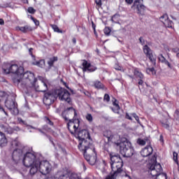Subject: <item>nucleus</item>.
Returning a JSON list of instances; mask_svg holds the SVG:
<instances>
[{
	"mask_svg": "<svg viewBox=\"0 0 179 179\" xmlns=\"http://www.w3.org/2000/svg\"><path fill=\"white\" fill-rule=\"evenodd\" d=\"M4 72L16 75L17 77L14 79V83L17 85L23 93L30 96V94L33 92L34 83L37 82V78H35L34 73L30 71L24 73L23 66H19L17 64H11L8 69H4Z\"/></svg>",
	"mask_w": 179,
	"mask_h": 179,
	"instance_id": "obj_1",
	"label": "nucleus"
},
{
	"mask_svg": "<svg viewBox=\"0 0 179 179\" xmlns=\"http://www.w3.org/2000/svg\"><path fill=\"white\" fill-rule=\"evenodd\" d=\"M23 164L29 168V174L34 176L38 171L43 176L49 174L52 170V165L47 160H42L41 157L36 152H27L24 155Z\"/></svg>",
	"mask_w": 179,
	"mask_h": 179,
	"instance_id": "obj_2",
	"label": "nucleus"
},
{
	"mask_svg": "<svg viewBox=\"0 0 179 179\" xmlns=\"http://www.w3.org/2000/svg\"><path fill=\"white\" fill-rule=\"evenodd\" d=\"M57 97H59V100H62V101L71 103V94L68 90L62 88L55 90L52 93H45L43 103L45 106H51V104L57 100Z\"/></svg>",
	"mask_w": 179,
	"mask_h": 179,
	"instance_id": "obj_3",
	"label": "nucleus"
},
{
	"mask_svg": "<svg viewBox=\"0 0 179 179\" xmlns=\"http://www.w3.org/2000/svg\"><path fill=\"white\" fill-rule=\"evenodd\" d=\"M69 114L73 115L74 117L73 120H69V122L67 124V127L71 134L73 135V134H76V131H78L80 121H79V119L76 118V117H78V113H76V110H75L73 107L67 108L64 110L62 113V117L65 121H69L66 115H69Z\"/></svg>",
	"mask_w": 179,
	"mask_h": 179,
	"instance_id": "obj_4",
	"label": "nucleus"
},
{
	"mask_svg": "<svg viewBox=\"0 0 179 179\" xmlns=\"http://www.w3.org/2000/svg\"><path fill=\"white\" fill-rule=\"evenodd\" d=\"M115 145L116 146H118L120 148V152L124 157H131L134 156V153H135V151L131 147V143L129 142L127 138H124L122 141L119 140L116 141Z\"/></svg>",
	"mask_w": 179,
	"mask_h": 179,
	"instance_id": "obj_5",
	"label": "nucleus"
},
{
	"mask_svg": "<svg viewBox=\"0 0 179 179\" xmlns=\"http://www.w3.org/2000/svg\"><path fill=\"white\" fill-rule=\"evenodd\" d=\"M110 167L112 169V171L113 174L116 176H120V173H122V167L124 166V163L122 162V159L118 155H115L114 153L110 154Z\"/></svg>",
	"mask_w": 179,
	"mask_h": 179,
	"instance_id": "obj_6",
	"label": "nucleus"
},
{
	"mask_svg": "<svg viewBox=\"0 0 179 179\" xmlns=\"http://www.w3.org/2000/svg\"><path fill=\"white\" fill-rule=\"evenodd\" d=\"M148 173L154 179H167V175L163 173V168L160 164H152L148 165Z\"/></svg>",
	"mask_w": 179,
	"mask_h": 179,
	"instance_id": "obj_7",
	"label": "nucleus"
},
{
	"mask_svg": "<svg viewBox=\"0 0 179 179\" xmlns=\"http://www.w3.org/2000/svg\"><path fill=\"white\" fill-rule=\"evenodd\" d=\"M5 106L13 115H17V114H19L17 103L15 101V96H13V95L8 96L5 101Z\"/></svg>",
	"mask_w": 179,
	"mask_h": 179,
	"instance_id": "obj_8",
	"label": "nucleus"
},
{
	"mask_svg": "<svg viewBox=\"0 0 179 179\" xmlns=\"http://www.w3.org/2000/svg\"><path fill=\"white\" fill-rule=\"evenodd\" d=\"M78 148L82 152L83 155L87 153V152H94V146L92 143L91 138L80 141Z\"/></svg>",
	"mask_w": 179,
	"mask_h": 179,
	"instance_id": "obj_9",
	"label": "nucleus"
},
{
	"mask_svg": "<svg viewBox=\"0 0 179 179\" xmlns=\"http://www.w3.org/2000/svg\"><path fill=\"white\" fill-rule=\"evenodd\" d=\"M27 153H31L30 152H27V148L23 147L22 149L17 148L14 150L13 152V160L15 163H17L22 158V163L23 160H24V156H26Z\"/></svg>",
	"mask_w": 179,
	"mask_h": 179,
	"instance_id": "obj_10",
	"label": "nucleus"
},
{
	"mask_svg": "<svg viewBox=\"0 0 179 179\" xmlns=\"http://www.w3.org/2000/svg\"><path fill=\"white\" fill-rule=\"evenodd\" d=\"M58 179H80L76 173H69L68 169H62L59 171L56 175Z\"/></svg>",
	"mask_w": 179,
	"mask_h": 179,
	"instance_id": "obj_11",
	"label": "nucleus"
},
{
	"mask_svg": "<svg viewBox=\"0 0 179 179\" xmlns=\"http://www.w3.org/2000/svg\"><path fill=\"white\" fill-rule=\"evenodd\" d=\"M131 9L136 10L138 15L143 16L145 15V10H146V6L143 5V0H135Z\"/></svg>",
	"mask_w": 179,
	"mask_h": 179,
	"instance_id": "obj_12",
	"label": "nucleus"
},
{
	"mask_svg": "<svg viewBox=\"0 0 179 179\" xmlns=\"http://www.w3.org/2000/svg\"><path fill=\"white\" fill-rule=\"evenodd\" d=\"M143 52L145 54L146 57L149 58L150 61L154 64H156V57L153 55L152 51L150 50V48L148 45L143 46Z\"/></svg>",
	"mask_w": 179,
	"mask_h": 179,
	"instance_id": "obj_13",
	"label": "nucleus"
},
{
	"mask_svg": "<svg viewBox=\"0 0 179 179\" xmlns=\"http://www.w3.org/2000/svg\"><path fill=\"white\" fill-rule=\"evenodd\" d=\"M77 138L80 142L86 139H90V133L86 129H83L78 133Z\"/></svg>",
	"mask_w": 179,
	"mask_h": 179,
	"instance_id": "obj_14",
	"label": "nucleus"
},
{
	"mask_svg": "<svg viewBox=\"0 0 179 179\" xmlns=\"http://www.w3.org/2000/svg\"><path fill=\"white\" fill-rule=\"evenodd\" d=\"M159 20L163 23L165 27L171 29L173 27V21L169 19V15L167 14H164L160 17Z\"/></svg>",
	"mask_w": 179,
	"mask_h": 179,
	"instance_id": "obj_15",
	"label": "nucleus"
},
{
	"mask_svg": "<svg viewBox=\"0 0 179 179\" xmlns=\"http://www.w3.org/2000/svg\"><path fill=\"white\" fill-rule=\"evenodd\" d=\"M94 153V156H90L89 155H87V152H86L85 154H83L84 158L91 166H94L97 160V157H96V154L95 150Z\"/></svg>",
	"mask_w": 179,
	"mask_h": 179,
	"instance_id": "obj_16",
	"label": "nucleus"
},
{
	"mask_svg": "<svg viewBox=\"0 0 179 179\" xmlns=\"http://www.w3.org/2000/svg\"><path fill=\"white\" fill-rule=\"evenodd\" d=\"M39 80L41 82V87H38L36 88V92H47L48 90V87L47 85V80H45L42 77H38Z\"/></svg>",
	"mask_w": 179,
	"mask_h": 179,
	"instance_id": "obj_17",
	"label": "nucleus"
},
{
	"mask_svg": "<svg viewBox=\"0 0 179 179\" xmlns=\"http://www.w3.org/2000/svg\"><path fill=\"white\" fill-rule=\"evenodd\" d=\"M83 72H94L97 68L96 66L90 64L87 61L84 60L83 62Z\"/></svg>",
	"mask_w": 179,
	"mask_h": 179,
	"instance_id": "obj_18",
	"label": "nucleus"
},
{
	"mask_svg": "<svg viewBox=\"0 0 179 179\" xmlns=\"http://www.w3.org/2000/svg\"><path fill=\"white\" fill-rule=\"evenodd\" d=\"M103 136L107 138L108 142H114L115 143V138H118V136L113 134V132L110 130H107L103 133Z\"/></svg>",
	"mask_w": 179,
	"mask_h": 179,
	"instance_id": "obj_19",
	"label": "nucleus"
},
{
	"mask_svg": "<svg viewBox=\"0 0 179 179\" xmlns=\"http://www.w3.org/2000/svg\"><path fill=\"white\" fill-rule=\"evenodd\" d=\"M152 153H153V148L150 145L146 146L141 151V155L143 157H148Z\"/></svg>",
	"mask_w": 179,
	"mask_h": 179,
	"instance_id": "obj_20",
	"label": "nucleus"
},
{
	"mask_svg": "<svg viewBox=\"0 0 179 179\" xmlns=\"http://www.w3.org/2000/svg\"><path fill=\"white\" fill-rule=\"evenodd\" d=\"M0 128L2 131L10 135L13 133V128L9 127V124H0Z\"/></svg>",
	"mask_w": 179,
	"mask_h": 179,
	"instance_id": "obj_21",
	"label": "nucleus"
},
{
	"mask_svg": "<svg viewBox=\"0 0 179 179\" xmlns=\"http://www.w3.org/2000/svg\"><path fill=\"white\" fill-rule=\"evenodd\" d=\"M16 30L22 31V33H27V31H31L33 28L29 25H25L24 27H17Z\"/></svg>",
	"mask_w": 179,
	"mask_h": 179,
	"instance_id": "obj_22",
	"label": "nucleus"
},
{
	"mask_svg": "<svg viewBox=\"0 0 179 179\" xmlns=\"http://www.w3.org/2000/svg\"><path fill=\"white\" fill-rule=\"evenodd\" d=\"M8 140H6L5 134L0 131V146H1V148H3V146H6Z\"/></svg>",
	"mask_w": 179,
	"mask_h": 179,
	"instance_id": "obj_23",
	"label": "nucleus"
},
{
	"mask_svg": "<svg viewBox=\"0 0 179 179\" xmlns=\"http://www.w3.org/2000/svg\"><path fill=\"white\" fill-rule=\"evenodd\" d=\"M158 59L160 62H162V64H164L165 65H167V66H169V68H171V64H170V62H169V61H167V59H166V57H164L163 55H159L158 57Z\"/></svg>",
	"mask_w": 179,
	"mask_h": 179,
	"instance_id": "obj_24",
	"label": "nucleus"
},
{
	"mask_svg": "<svg viewBox=\"0 0 179 179\" xmlns=\"http://www.w3.org/2000/svg\"><path fill=\"white\" fill-rule=\"evenodd\" d=\"M94 85L96 89H102L103 90H107V88L104 87V85H103V83H101V82L100 81H95Z\"/></svg>",
	"mask_w": 179,
	"mask_h": 179,
	"instance_id": "obj_25",
	"label": "nucleus"
},
{
	"mask_svg": "<svg viewBox=\"0 0 179 179\" xmlns=\"http://www.w3.org/2000/svg\"><path fill=\"white\" fill-rule=\"evenodd\" d=\"M113 104L115 107V109L112 108L113 113H116V114H118V113L121 108H120V105L118 104V101H117V99H115V101H113Z\"/></svg>",
	"mask_w": 179,
	"mask_h": 179,
	"instance_id": "obj_26",
	"label": "nucleus"
},
{
	"mask_svg": "<svg viewBox=\"0 0 179 179\" xmlns=\"http://www.w3.org/2000/svg\"><path fill=\"white\" fill-rule=\"evenodd\" d=\"M21 145L22 144L20 143V142H19L17 140H14L11 142V146L13 149H15H15H21L19 148H20Z\"/></svg>",
	"mask_w": 179,
	"mask_h": 179,
	"instance_id": "obj_27",
	"label": "nucleus"
},
{
	"mask_svg": "<svg viewBox=\"0 0 179 179\" xmlns=\"http://www.w3.org/2000/svg\"><path fill=\"white\" fill-rule=\"evenodd\" d=\"M134 76H136V78L138 79H144V76L143 74L142 73H141V71H139V70H138V69H136L134 70Z\"/></svg>",
	"mask_w": 179,
	"mask_h": 179,
	"instance_id": "obj_28",
	"label": "nucleus"
},
{
	"mask_svg": "<svg viewBox=\"0 0 179 179\" xmlns=\"http://www.w3.org/2000/svg\"><path fill=\"white\" fill-rule=\"evenodd\" d=\"M120 14H115L111 17V22L113 23H120Z\"/></svg>",
	"mask_w": 179,
	"mask_h": 179,
	"instance_id": "obj_29",
	"label": "nucleus"
},
{
	"mask_svg": "<svg viewBox=\"0 0 179 179\" xmlns=\"http://www.w3.org/2000/svg\"><path fill=\"white\" fill-rule=\"evenodd\" d=\"M18 121L20 124H23V125H26V127H28V129H30V128H31L32 129H36V127L31 125L27 124V122L26 121H24L21 117L18 118Z\"/></svg>",
	"mask_w": 179,
	"mask_h": 179,
	"instance_id": "obj_30",
	"label": "nucleus"
},
{
	"mask_svg": "<svg viewBox=\"0 0 179 179\" xmlns=\"http://www.w3.org/2000/svg\"><path fill=\"white\" fill-rule=\"evenodd\" d=\"M44 60H40L38 62H34L32 63L33 65H36V66H39L40 68H43V66H44Z\"/></svg>",
	"mask_w": 179,
	"mask_h": 179,
	"instance_id": "obj_31",
	"label": "nucleus"
},
{
	"mask_svg": "<svg viewBox=\"0 0 179 179\" xmlns=\"http://www.w3.org/2000/svg\"><path fill=\"white\" fill-rule=\"evenodd\" d=\"M146 73L148 75H156V71L155 70V68H148L146 70Z\"/></svg>",
	"mask_w": 179,
	"mask_h": 179,
	"instance_id": "obj_32",
	"label": "nucleus"
},
{
	"mask_svg": "<svg viewBox=\"0 0 179 179\" xmlns=\"http://www.w3.org/2000/svg\"><path fill=\"white\" fill-rule=\"evenodd\" d=\"M8 98V94L3 91H0V101H2L3 99Z\"/></svg>",
	"mask_w": 179,
	"mask_h": 179,
	"instance_id": "obj_33",
	"label": "nucleus"
},
{
	"mask_svg": "<svg viewBox=\"0 0 179 179\" xmlns=\"http://www.w3.org/2000/svg\"><path fill=\"white\" fill-rule=\"evenodd\" d=\"M55 61H58V57H55L51 58L50 59V61L48 62V64L50 66H52V65H54V62H55Z\"/></svg>",
	"mask_w": 179,
	"mask_h": 179,
	"instance_id": "obj_34",
	"label": "nucleus"
},
{
	"mask_svg": "<svg viewBox=\"0 0 179 179\" xmlns=\"http://www.w3.org/2000/svg\"><path fill=\"white\" fill-rule=\"evenodd\" d=\"M28 16H29V17H30V19L34 22L35 26H39V25H40V22H39L37 19L34 18V17L33 16H31V15H28Z\"/></svg>",
	"mask_w": 179,
	"mask_h": 179,
	"instance_id": "obj_35",
	"label": "nucleus"
},
{
	"mask_svg": "<svg viewBox=\"0 0 179 179\" xmlns=\"http://www.w3.org/2000/svg\"><path fill=\"white\" fill-rule=\"evenodd\" d=\"M44 120H45L46 124H48V125H50V127H54V122H52V121H51V120H50V118H48V117H45Z\"/></svg>",
	"mask_w": 179,
	"mask_h": 179,
	"instance_id": "obj_36",
	"label": "nucleus"
},
{
	"mask_svg": "<svg viewBox=\"0 0 179 179\" xmlns=\"http://www.w3.org/2000/svg\"><path fill=\"white\" fill-rule=\"evenodd\" d=\"M137 143L141 146H145V145H146V141L142 138H138L137 140Z\"/></svg>",
	"mask_w": 179,
	"mask_h": 179,
	"instance_id": "obj_37",
	"label": "nucleus"
},
{
	"mask_svg": "<svg viewBox=\"0 0 179 179\" xmlns=\"http://www.w3.org/2000/svg\"><path fill=\"white\" fill-rule=\"evenodd\" d=\"M35 129H38V131L39 132H41V134H42L43 135H45V136H47V138H49V141H50V142H52V143H54L52 141V140H51V136H50L45 134V133L44 131H43V130H41V129H37V128H36V127H35Z\"/></svg>",
	"mask_w": 179,
	"mask_h": 179,
	"instance_id": "obj_38",
	"label": "nucleus"
},
{
	"mask_svg": "<svg viewBox=\"0 0 179 179\" xmlns=\"http://www.w3.org/2000/svg\"><path fill=\"white\" fill-rule=\"evenodd\" d=\"M51 27L54 29V31H56V33H62V30H60V29L58 28V26L51 25Z\"/></svg>",
	"mask_w": 179,
	"mask_h": 179,
	"instance_id": "obj_39",
	"label": "nucleus"
},
{
	"mask_svg": "<svg viewBox=\"0 0 179 179\" xmlns=\"http://www.w3.org/2000/svg\"><path fill=\"white\" fill-rule=\"evenodd\" d=\"M173 156L174 162L178 164V154L176 152H173Z\"/></svg>",
	"mask_w": 179,
	"mask_h": 179,
	"instance_id": "obj_40",
	"label": "nucleus"
},
{
	"mask_svg": "<svg viewBox=\"0 0 179 179\" xmlns=\"http://www.w3.org/2000/svg\"><path fill=\"white\" fill-rule=\"evenodd\" d=\"M86 120L90 122H93V116L92 115V114L90 113L87 114Z\"/></svg>",
	"mask_w": 179,
	"mask_h": 179,
	"instance_id": "obj_41",
	"label": "nucleus"
},
{
	"mask_svg": "<svg viewBox=\"0 0 179 179\" xmlns=\"http://www.w3.org/2000/svg\"><path fill=\"white\" fill-rule=\"evenodd\" d=\"M27 12L29 13H31V15H34V13H36V9H34V8L33 7H29L27 9Z\"/></svg>",
	"mask_w": 179,
	"mask_h": 179,
	"instance_id": "obj_42",
	"label": "nucleus"
},
{
	"mask_svg": "<svg viewBox=\"0 0 179 179\" xmlns=\"http://www.w3.org/2000/svg\"><path fill=\"white\" fill-rule=\"evenodd\" d=\"M103 31L106 36H110V33H111V29H110V27H105Z\"/></svg>",
	"mask_w": 179,
	"mask_h": 179,
	"instance_id": "obj_43",
	"label": "nucleus"
},
{
	"mask_svg": "<svg viewBox=\"0 0 179 179\" xmlns=\"http://www.w3.org/2000/svg\"><path fill=\"white\" fill-rule=\"evenodd\" d=\"M132 117L135 118L136 121L138 122V124H141V120H139V116L136 115V113H131Z\"/></svg>",
	"mask_w": 179,
	"mask_h": 179,
	"instance_id": "obj_44",
	"label": "nucleus"
},
{
	"mask_svg": "<svg viewBox=\"0 0 179 179\" xmlns=\"http://www.w3.org/2000/svg\"><path fill=\"white\" fill-rule=\"evenodd\" d=\"M118 176L115 175V173H113L111 175H108L106 177V179H115L116 177H117Z\"/></svg>",
	"mask_w": 179,
	"mask_h": 179,
	"instance_id": "obj_45",
	"label": "nucleus"
},
{
	"mask_svg": "<svg viewBox=\"0 0 179 179\" xmlns=\"http://www.w3.org/2000/svg\"><path fill=\"white\" fill-rule=\"evenodd\" d=\"M114 68L116 71H124L122 67H121V66H120L118 64H115Z\"/></svg>",
	"mask_w": 179,
	"mask_h": 179,
	"instance_id": "obj_46",
	"label": "nucleus"
},
{
	"mask_svg": "<svg viewBox=\"0 0 179 179\" xmlns=\"http://www.w3.org/2000/svg\"><path fill=\"white\" fill-rule=\"evenodd\" d=\"M103 101L108 103V101H110V95H108V94H106L103 97Z\"/></svg>",
	"mask_w": 179,
	"mask_h": 179,
	"instance_id": "obj_47",
	"label": "nucleus"
},
{
	"mask_svg": "<svg viewBox=\"0 0 179 179\" xmlns=\"http://www.w3.org/2000/svg\"><path fill=\"white\" fill-rule=\"evenodd\" d=\"M139 43L141 45H145V39L143 38V37L141 36L139 38Z\"/></svg>",
	"mask_w": 179,
	"mask_h": 179,
	"instance_id": "obj_48",
	"label": "nucleus"
},
{
	"mask_svg": "<svg viewBox=\"0 0 179 179\" xmlns=\"http://www.w3.org/2000/svg\"><path fill=\"white\" fill-rule=\"evenodd\" d=\"M162 126L166 129H169L170 128V125L167 123L162 122Z\"/></svg>",
	"mask_w": 179,
	"mask_h": 179,
	"instance_id": "obj_49",
	"label": "nucleus"
},
{
	"mask_svg": "<svg viewBox=\"0 0 179 179\" xmlns=\"http://www.w3.org/2000/svg\"><path fill=\"white\" fill-rule=\"evenodd\" d=\"M13 132H15V131H16L17 132H19V131H21L20 127L15 126L13 128Z\"/></svg>",
	"mask_w": 179,
	"mask_h": 179,
	"instance_id": "obj_50",
	"label": "nucleus"
},
{
	"mask_svg": "<svg viewBox=\"0 0 179 179\" xmlns=\"http://www.w3.org/2000/svg\"><path fill=\"white\" fill-rule=\"evenodd\" d=\"M95 3L97 5V6H101V0H95Z\"/></svg>",
	"mask_w": 179,
	"mask_h": 179,
	"instance_id": "obj_51",
	"label": "nucleus"
},
{
	"mask_svg": "<svg viewBox=\"0 0 179 179\" xmlns=\"http://www.w3.org/2000/svg\"><path fill=\"white\" fill-rule=\"evenodd\" d=\"M125 118H127V120H129L130 121H132V117H131V115H129L128 113H126Z\"/></svg>",
	"mask_w": 179,
	"mask_h": 179,
	"instance_id": "obj_52",
	"label": "nucleus"
},
{
	"mask_svg": "<svg viewBox=\"0 0 179 179\" xmlns=\"http://www.w3.org/2000/svg\"><path fill=\"white\" fill-rule=\"evenodd\" d=\"M126 3H127V5H132V3H134V0H124Z\"/></svg>",
	"mask_w": 179,
	"mask_h": 179,
	"instance_id": "obj_53",
	"label": "nucleus"
},
{
	"mask_svg": "<svg viewBox=\"0 0 179 179\" xmlns=\"http://www.w3.org/2000/svg\"><path fill=\"white\" fill-rule=\"evenodd\" d=\"M29 55H31V57L32 58H34V55H33V48H29Z\"/></svg>",
	"mask_w": 179,
	"mask_h": 179,
	"instance_id": "obj_54",
	"label": "nucleus"
},
{
	"mask_svg": "<svg viewBox=\"0 0 179 179\" xmlns=\"http://www.w3.org/2000/svg\"><path fill=\"white\" fill-rule=\"evenodd\" d=\"M175 116L176 117L177 120H179V110H176L175 112Z\"/></svg>",
	"mask_w": 179,
	"mask_h": 179,
	"instance_id": "obj_55",
	"label": "nucleus"
},
{
	"mask_svg": "<svg viewBox=\"0 0 179 179\" xmlns=\"http://www.w3.org/2000/svg\"><path fill=\"white\" fill-rule=\"evenodd\" d=\"M0 111L4 113V114H6V115H8V113H6V111H5V109H3V108L0 106Z\"/></svg>",
	"mask_w": 179,
	"mask_h": 179,
	"instance_id": "obj_56",
	"label": "nucleus"
},
{
	"mask_svg": "<svg viewBox=\"0 0 179 179\" xmlns=\"http://www.w3.org/2000/svg\"><path fill=\"white\" fill-rule=\"evenodd\" d=\"M138 85H143V79L140 78V79L138 80Z\"/></svg>",
	"mask_w": 179,
	"mask_h": 179,
	"instance_id": "obj_57",
	"label": "nucleus"
},
{
	"mask_svg": "<svg viewBox=\"0 0 179 179\" xmlns=\"http://www.w3.org/2000/svg\"><path fill=\"white\" fill-rule=\"evenodd\" d=\"M173 52H176V54L179 52V48H173L172 50Z\"/></svg>",
	"mask_w": 179,
	"mask_h": 179,
	"instance_id": "obj_58",
	"label": "nucleus"
},
{
	"mask_svg": "<svg viewBox=\"0 0 179 179\" xmlns=\"http://www.w3.org/2000/svg\"><path fill=\"white\" fill-rule=\"evenodd\" d=\"M43 129H45V131H50V128H48V126H47V125H45V126H43Z\"/></svg>",
	"mask_w": 179,
	"mask_h": 179,
	"instance_id": "obj_59",
	"label": "nucleus"
},
{
	"mask_svg": "<svg viewBox=\"0 0 179 179\" xmlns=\"http://www.w3.org/2000/svg\"><path fill=\"white\" fill-rule=\"evenodd\" d=\"M84 94L87 97H90V93H89V92H84Z\"/></svg>",
	"mask_w": 179,
	"mask_h": 179,
	"instance_id": "obj_60",
	"label": "nucleus"
},
{
	"mask_svg": "<svg viewBox=\"0 0 179 179\" xmlns=\"http://www.w3.org/2000/svg\"><path fill=\"white\" fill-rule=\"evenodd\" d=\"M72 43L75 45L76 44V38H73Z\"/></svg>",
	"mask_w": 179,
	"mask_h": 179,
	"instance_id": "obj_61",
	"label": "nucleus"
},
{
	"mask_svg": "<svg viewBox=\"0 0 179 179\" xmlns=\"http://www.w3.org/2000/svg\"><path fill=\"white\" fill-rule=\"evenodd\" d=\"M23 3H29V0H21Z\"/></svg>",
	"mask_w": 179,
	"mask_h": 179,
	"instance_id": "obj_62",
	"label": "nucleus"
},
{
	"mask_svg": "<svg viewBox=\"0 0 179 179\" xmlns=\"http://www.w3.org/2000/svg\"><path fill=\"white\" fill-rule=\"evenodd\" d=\"M159 141L160 142H163V135H160V137H159Z\"/></svg>",
	"mask_w": 179,
	"mask_h": 179,
	"instance_id": "obj_63",
	"label": "nucleus"
},
{
	"mask_svg": "<svg viewBox=\"0 0 179 179\" xmlns=\"http://www.w3.org/2000/svg\"><path fill=\"white\" fill-rule=\"evenodd\" d=\"M4 22L3 20L0 19V24H3Z\"/></svg>",
	"mask_w": 179,
	"mask_h": 179,
	"instance_id": "obj_64",
	"label": "nucleus"
}]
</instances>
